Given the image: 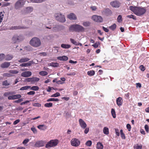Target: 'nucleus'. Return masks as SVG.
Masks as SVG:
<instances>
[{
  "instance_id": "nucleus-1",
  "label": "nucleus",
  "mask_w": 149,
  "mask_h": 149,
  "mask_svg": "<svg viewBox=\"0 0 149 149\" xmlns=\"http://www.w3.org/2000/svg\"><path fill=\"white\" fill-rule=\"evenodd\" d=\"M129 8L134 14L138 16L143 15L146 11V10L144 8L130 6Z\"/></svg>"
},
{
  "instance_id": "nucleus-2",
  "label": "nucleus",
  "mask_w": 149,
  "mask_h": 149,
  "mask_svg": "<svg viewBox=\"0 0 149 149\" xmlns=\"http://www.w3.org/2000/svg\"><path fill=\"white\" fill-rule=\"evenodd\" d=\"M69 30L71 31H75L79 32L84 31V29L82 26L80 25L74 24L71 25L70 27L69 28Z\"/></svg>"
},
{
  "instance_id": "nucleus-3",
  "label": "nucleus",
  "mask_w": 149,
  "mask_h": 149,
  "mask_svg": "<svg viewBox=\"0 0 149 149\" xmlns=\"http://www.w3.org/2000/svg\"><path fill=\"white\" fill-rule=\"evenodd\" d=\"M30 44L33 47H37L40 45L41 42L39 39L35 37L33 38L31 40Z\"/></svg>"
},
{
  "instance_id": "nucleus-4",
  "label": "nucleus",
  "mask_w": 149,
  "mask_h": 149,
  "mask_svg": "<svg viewBox=\"0 0 149 149\" xmlns=\"http://www.w3.org/2000/svg\"><path fill=\"white\" fill-rule=\"evenodd\" d=\"M58 143V140H51L46 144V148H49L55 146L57 145Z\"/></svg>"
},
{
  "instance_id": "nucleus-5",
  "label": "nucleus",
  "mask_w": 149,
  "mask_h": 149,
  "mask_svg": "<svg viewBox=\"0 0 149 149\" xmlns=\"http://www.w3.org/2000/svg\"><path fill=\"white\" fill-rule=\"evenodd\" d=\"M25 3L24 0H19L15 5V8L16 9H19L22 7Z\"/></svg>"
},
{
  "instance_id": "nucleus-6",
  "label": "nucleus",
  "mask_w": 149,
  "mask_h": 149,
  "mask_svg": "<svg viewBox=\"0 0 149 149\" xmlns=\"http://www.w3.org/2000/svg\"><path fill=\"white\" fill-rule=\"evenodd\" d=\"M56 19L58 21L64 22L65 21L64 16L61 14H56L55 15Z\"/></svg>"
},
{
  "instance_id": "nucleus-7",
  "label": "nucleus",
  "mask_w": 149,
  "mask_h": 149,
  "mask_svg": "<svg viewBox=\"0 0 149 149\" xmlns=\"http://www.w3.org/2000/svg\"><path fill=\"white\" fill-rule=\"evenodd\" d=\"M12 39L13 42L15 43L17 42H19L22 40H23V38L22 35H15L13 37Z\"/></svg>"
},
{
  "instance_id": "nucleus-8",
  "label": "nucleus",
  "mask_w": 149,
  "mask_h": 149,
  "mask_svg": "<svg viewBox=\"0 0 149 149\" xmlns=\"http://www.w3.org/2000/svg\"><path fill=\"white\" fill-rule=\"evenodd\" d=\"M92 19L94 21L99 23L102 22L103 20L101 16L96 15H93L92 17Z\"/></svg>"
},
{
  "instance_id": "nucleus-9",
  "label": "nucleus",
  "mask_w": 149,
  "mask_h": 149,
  "mask_svg": "<svg viewBox=\"0 0 149 149\" xmlns=\"http://www.w3.org/2000/svg\"><path fill=\"white\" fill-rule=\"evenodd\" d=\"M71 143L72 146H78L80 145V142L78 139L75 138L71 140Z\"/></svg>"
},
{
  "instance_id": "nucleus-10",
  "label": "nucleus",
  "mask_w": 149,
  "mask_h": 149,
  "mask_svg": "<svg viewBox=\"0 0 149 149\" xmlns=\"http://www.w3.org/2000/svg\"><path fill=\"white\" fill-rule=\"evenodd\" d=\"M79 122L80 126L82 128L85 129L86 127L87 124L82 119H79Z\"/></svg>"
},
{
  "instance_id": "nucleus-11",
  "label": "nucleus",
  "mask_w": 149,
  "mask_h": 149,
  "mask_svg": "<svg viewBox=\"0 0 149 149\" xmlns=\"http://www.w3.org/2000/svg\"><path fill=\"white\" fill-rule=\"evenodd\" d=\"M110 5L113 7L118 8L120 5L119 2L117 1H114L110 3Z\"/></svg>"
},
{
  "instance_id": "nucleus-12",
  "label": "nucleus",
  "mask_w": 149,
  "mask_h": 149,
  "mask_svg": "<svg viewBox=\"0 0 149 149\" xmlns=\"http://www.w3.org/2000/svg\"><path fill=\"white\" fill-rule=\"evenodd\" d=\"M31 75V72L28 71L22 72L21 75L22 77H27L30 76Z\"/></svg>"
},
{
  "instance_id": "nucleus-13",
  "label": "nucleus",
  "mask_w": 149,
  "mask_h": 149,
  "mask_svg": "<svg viewBox=\"0 0 149 149\" xmlns=\"http://www.w3.org/2000/svg\"><path fill=\"white\" fill-rule=\"evenodd\" d=\"M123 101L122 98L120 97L117 98L116 100L117 104L119 107L122 105Z\"/></svg>"
},
{
  "instance_id": "nucleus-14",
  "label": "nucleus",
  "mask_w": 149,
  "mask_h": 149,
  "mask_svg": "<svg viewBox=\"0 0 149 149\" xmlns=\"http://www.w3.org/2000/svg\"><path fill=\"white\" fill-rule=\"evenodd\" d=\"M67 17L71 20H76L77 17L73 13H71L67 15Z\"/></svg>"
},
{
  "instance_id": "nucleus-15",
  "label": "nucleus",
  "mask_w": 149,
  "mask_h": 149,
  "mask_svg": "<svg viewBox=\"0 0 149 149\" xmlns=\"http://www.w3.org/2000/svg\"><path fill=\"white\" fill-rule=\"evenodd\" d=\"M10 65L9 62H5L2 63L1 65V67L2 68H7Z\"/></svg>"
},
{
  "instance_id": "nucleus-16",
  "label": "nucleus",
  "mask_w": 149,
  "mask_h": 149,
  "mask_svg": "<svg viewBox=\"0 0 149 149\" xmlns=\"http://www.w3.org/2000/svg\"><path fill=\"white\" fill-rule=\"evenodd\" d=\"M57 59L60 61H66L68 59V57L66 56H63L57 57Z\"/></svg>"
},
{
  "instance_id": "nucleus-17",
  "label": "nucleus",
  "mask_w": 149,
  "mask_h": 149,
  "mask_svg": "<svg viewBox=\"0 0 149 149\" xmlns=\"http://www.w3.org/2000/svg\"><path fill=\"white\" fill-rule=\"evenodd\" d=\"M44 143L42 141H37L36 144L35 146L36 147H39L43 146Z\"/></svg>"
},
{
  "instance_id": "nucleus-18",
  "label": "nucleus",
  "mask_w": 149,
  "mask_h": 149,
  "mask_svg": "<svg viewBox=\"0 0 149 149\" xmlns=\"http://www.w3.org/2000/svg\"><path fill=\"white\" fill-rule=\"evenodd\" d=\"M37 127L39 129L43 130H45L47 128V127L44 125H39L37 126Z\"/></svg>"
},
{
  "instance_id": "nucleus-19",
  "label": "nucleus",
  "mask_w": 149,
  "mask_h": 149,
  "mask_svg": "<svg viewBox=\"0 0 149 149\" xmlns=\"http://www.w3.org/2000/svg\"><path fill=\"white\" fill-rule=\"evenodd\" d=\"M33 61H31L27 63H22L20 65L22 67L29 66L31 65Z\"/></svg>"
},
{
  "instance_id": "nucleus-20",
  "label": "nucleus",
  "mask_w": 149,
  "mask_h": 149,
  "mask_svg": "<svg viewBox=\"0 0 149 149\" xmlns=\"http://www.w3.org/2000/svg\"><path fill=\"white\" fill-rule=\"evenodd\" d=\"M30 59L28 58H22L18 60L19 62L22 63L23 62H26L30 60Z\"/></svg>"
},
{
  "instance_id": "nucleus-21",
  "label": "nucleus",
  "mask_w": 149,
  "mask_h": 149,
  "mask_svg": "<svg viewBox=\"0 0 149 149\" xmlns=\"http://www.w3.org/2000/svg\"><path fill=\"white\" fill-rule=\"evenodd\" d=\"M26 27L24 26H12L11 27V29L12 30H17V29H24L26 28Z\"/></svg>"
},
{
  "instance_id": "nucleus-22",
  "label": "nucleus",
  "mask_w": 149,
  "mask_h": 149,
  "mask_svg": "<svg viewBox=\"0 0 149 149\" xmlns=\"http://www.w3.org/2000/svg\"><path fill=\"white\" fill-rule=\"evenodd\" d=\"M96 147L97 149H103L104 146L101 143L98 142L97 143Z\"/></svg>"
},
{
  "instance_id": "nucleus-23",
  "label": "nucleus",
  "mask_w": 149,
  "mask_h": 149,
  "mask_svg": "<svg viewBox=\"0 0 149 149\" xmlns=\"http://www.w3.org/2000/svg\"><path fill=\"white\" fill-rule=\"evenodd\" d=\"M33 8L31 7H27L26 8L25 10L26 13H30L33 11Z\"/></svg>"
},
{
  "instance_id": "nucleus-24",
  "label": "nucleus",
  "mask_w": 149,
  "mask_h": 149,
  "mask_svg": "<svg viewBox=\"0 0 149 149\" xmlns=\"http://www.w3.org/2000/svg\"><path fill=\"white\" fill-rule=\"evenodd\" d=\"M59 64L57 63L52 62L48 64V66H51L54 67H58Z\"/></svg>"
},
{
  "instance_id": "nucleus-25",
  "label": "nucleus",
  "mask_w": 149,
  "mask_h": 149,
  "mask_svg": "<svg viewBox=\"0 0 149 149\" xmlns=\"http://www.w3.org/2000/svg\"><path fill=\"white\" fill-rule=\"evenodd\" d=\"M39 80V78L36 77L31 78V83L32 84H33L36 82L38 81Z\"/></svg>"
},
{
  "instance_id": "nucleus-26",
  "label": "nucleus",
  "mask_w": 149,
  "mask_h": 149,
  "mask_svg": "<svg viewBox=\"0 0 149 149\" xmlns=\"http://www.w3.org/2000/svg\"><path fill=\"white\" fill-rule=\"evenodd\" d=\"M61 47L64 49H68L71 47V45L69 44H62L61 45Z\"/></svg>"
},
{
  "instance_id": "nucleus-27",
  "label": "nucleus",
  "mask_w": 149,
  "mask_h": 149,
  "mask_svg": "<svg viewBox=\"0 0 149 149\" xmlns=\"http://www.w3.org/2000/svg\"><path fill=\"white\" fill-rule=\"evenodd\" d=\"M142 146L141 144H136L134 146V149H142Z\"/></svg>"
},
{
  "instance_id": "nucleus-28",
  "label": "nucleus",
  "mask_w": 149,
  "mask_h": 149,
  "mask_svg": "<svg viewBox=\"0 0 149 149\" xmlns=\"http://www.w3.org/2000/svg\"><path fill=\"white\" fill-rule=\"evenodd\" d=\"M5 60L7 61H9L12 59L13 58V56L11 55L8 54L5 56Z\"/></svg>"
},
{
  "instance_id": "nucleus-29",
  "label": "nucleus",
  "mask_w": 149,
  "mask_h": 149,
  "mask_svg": "<svg viewBox=\"0 0 149 149\" xmlns=\"http://www.w3.org/2000/svg\"><path fill=\"white\" fill-rule=\"evenodd\" d=\"M103 133L104 134L108 135L109 134L108 128L107 127H104L103 130Z\"/></svg>"
},
{
  "instance_id": "nucleus-30",
  "label": "nucleus",
  "mask_w": 149,
  "mask_h": 149,
  "mask_svg": "<svg viewBox=\"0 0 149 149\" xmlns=\"http://www.w3.org/2000/svg\"><path fill=\"white\" fill-rule=\"evenodd\" d=\"M10 84V83L7 80L3 81L2 82V85L5 86H8Z\"/></svg>"
},
{
  "instance_id": "nucleus-31",
  "label": "nucleus",
  "mask_w": 149,
  "mask_h": 149,
  "mask_svg": "<svg viewBox=\"0 0 149 149\" xmlns=\"http://www.w3.org/2000/svg\"><path fill=\"white\" fill-rule=\"evenodd\" d=\"M30 88L31 86H27L22 87L21 88H20L19 90L21 91L27 90L29 89Z\"/></svg>"
},
{
  "instance_id": "nucleus-32",
  "label": "nucleus",
  "mask_w": 149,
  "mask_h": 149,
  "mask_svg": "<svg viewBox=\"0 0 149 149\" xmlns=\"http://www.w3.org/2000/svg\"><path fill=\"white\" fill-rule=\"evenodd\" d=\"M39 74L41 76H45L48 74V72L45 71H42L39 72Z\"/></svg>"
},
{
  "instance_id": "nucleus-33",
  "label": "nucleus",
  "mask_w": 149,
  "mask_h": 149,
  "mask_svg": "<svg viewBox=\"0 0 149 149\" xmlns=\"http://www.w3.org/2000/svg\"><path fill=\"white\" fill-rule=\"evenodd\" d=\"M82 24L84 26L87 27L90 26L91 22L89 21L84 22Z\"/></svg>"
},
{
  "instance_id": "nucleus-34",
  "label": "nucleus",
  "mask_w": 149,
  "mask_h": 149,
  "mask_svg": "<svg viewBox=\"0 0 149 149\" xmlns=\"http://www.w3.org/2000/svg\"><path fill=\"white\" fill-rule=\"evenodd\" d=\"M9 73L12 74H17L18 73L19 71L17 70H11L9 71Z\"/></svg>"
},
{
  "instance_id": "nucleus-35",
  "label": "nucleus",
  "mask_w": 149,
  "mask_h": 149,
  "mask_svg": "<svg viewBox=\"0 0 149 149\" xmlns=\"http://www.w3.org/2000/svg\"><path fill=\"white\" fill-rule=\"evenodd\" d=\"M59 100L57 98H50L47 99V101L48 102L50 101H58Z\"/></svg>"
},
{
  "instance_id": "nucleus-36",
  "label": "nucleus",
  "mask_w": 149,
  "mask_h": 149,
  "mask_svg": "<svg viewBox=\"0 0 149 149\" xmlns=\"http://www.w3.org/2000/svg\"><path fill=\"white\" fill-rule=\"evenodd\" d=\"M52 106L53 104L51 102L46 103L44 104V106L46 107H52Z\"/></svg>"
},
{
  "instance_id": "nucleus-37",
  "label": "nucleus",
  "mask_w": 149,
  "mask_h": 149,
  "mask_svg": "<svg viewBox=\"0 0 149 149\" xmlns=\"http://www.w3.org/2000/svg\"><path fill=\"white\" fill-rule=\"evenodd\" d=\"M120 136L122 139H125V137L124 134L123 132V130H120Z\"/></svg>"
},
{
  "instance_id": "nucleus-38",
  "label": "nucleus",
  "mask_w": 149,
  "mask_h": 149,
  "mask_svg": "<svg viewBox=\"0 0 149 149\" xmlns=\"http://www.w3.org/2000/svg\"><path fill=\"white\" fill-rule=\"evenodd\" d=\"M111 113L113 118H115L116 117V114L115 110L114 109H111Z\"/></svg>"
},
{
  "instance_id": "nucleus-39",
  "label": "nucleus",
  "mask_w": 149,
  "mask_h": 149,
  "mask_svg": "<svg viewBox=\"0 0 149 149\" xmlns=\"http://www.w3.org/2000/svg\"><path fill=\"white\" fill-rule=\"evenodd\" d=\"M95 72L94 70H91L88 71L87 72V74L90 76H92L94 75Z\"/></svg>"
},
{
  "instance_id": "nucleus-40",
  "label": "nucleus",
  "mask_w": 149,
  "mask_h": 149,
  "mask_svg": "<svg viewBox=\"0 0 149 149\" xmlns=\"http://www.w3.org/2000/svg\"><path fill=\"white\" fill-rule=\"evenodd\" d=\"M30 88L31 90L36 91L38 90L39 88L37 86H34L32 87H31V88Z\"/></svg>"
},
{
  "instance_id": "nucleus-41",
  "label": "nucleus",
  "mask_w": 149,
  "mask_h": 149,
  "mask_svg": "<svg viewBox=\"0 0 149 149\" xmlns=\"http://www.w3.org/2000/svg\"><path fill=\"white\" fill-rule=\"evenodd\" d=\"M116 28V25L115 24H114L111 25V26L109 27V28L113 30H114Z\"/></svg>"
},
{
  "instance_id": "nucleus-42",
  "label": "nucleus",
  "mask_w": 149,
  "mask_h": 149,
  "mask_svg": "<svg viewBox=\"0 0 149 149\" xmlns=\"http://www.w3.org/2000/svg\"><path fill=\"white\" fill-rule=\"evenodd\" d=\"M117 21L119 23L123 21L122 17L121 15H119L117 18Z\"/></svg>"
},
{
  "instance_id": "nucleus-43",
  "label": "nucleus",
  "mask_w": 149,
  "mask_h": 149,
  "mask_svg": "<svg viewBox=\"0 0 149 149\" xmlns=\"http://www.w3.org/2000/svg\"><path fill=\"white\" fill-rule=\"evenodd\" d=\"M13 96L14 100L19 99L22 97L21 95L20 94L13 95Z\"/></svg>"
},
{
  "instance_id": "nucleus-44",
  "label": "nucleus",
  "mask_w": 149,
  "mask_h": 149,
  "mask_svg": "<svg viewBox=\"0 0 149 149\" xmlns=\"http://www.w3.org/2000/svg\"><path fill=\"white\" fill-rule=\"evenodd\" d=\"M13 92H6L3 94V96L4 97H7L10 95L13 94Z\"/></svg>"
},
{
  "instance_id": "nucleus-45",
  "label": "nucleus",
  "mask_w": 149,
  "mask_h": 149,
  "mask_svg": "<svg viewBox=\"0 0 149 149\" xmlns=\"http://www.w3.org/2000/svg\"><path fill=\"white\" fill-rule=\"evenodd\" d=\"M45 0H31L33 3H41Z\"/></svg>"
},
{
  "instance_id": "nucleus-46",
  "label": "nucleus",
  "mask_w": 149,
  "mask_h": 149,
  "mask_svg": "<svg viewBox=\"0 0 149 149\" xmlns=\"http://www.w3.org/2000/svg\"><path fill=\"white\" fill-rule=\"evenodd\" d=\"M99 45H100V42H97L94 44L92 45V46L95 48H97L98 47Z\"/></svg>"
},
{
  "instance_id": "nucleus-47",
  "label": "nucleus",
  "mask_w": 149,
  "mask_h": 149,
  "mask_svg": "<svg viewBox=\"0 0 149 149\" xmlns=\"http://www.w3.org/2000/svg\"><path fill=\"white\" fill-rule=\"evenodd\" d=\"M70 41L73 44H74V45H77V42L76 41H75L74 40V39L70 38Z\"/></svg>"
},
{
  "instance_id": "nucleus-48",
  "label": "nucleus",
  "mask_w": 149,
  "mask_h": 149,
  "mask_svg": "<svg viewBox=\"0 0 149 149\" xmlns=\"http://www.w3.org/2000/svg\"><path fill=\"white\" fill-rule=\"evenodd\" d=\"M92 144V142L90 140L87 141L86 143V145L88 146H91Z\"/></svg>"
},
{
  "instance_id": "nucleus-49",
  "label": "nucleus",
  "mask_w": 149,
  "mask_h": 149,
  "mask_svg": "<svg viewBox=\"0 0 149 149\" xmlns=\"http://www.w3.org/2000/svg\"><path fill=\"white\" fill-rule=\"evenodd\" d=\"M60 94L59 93L57 92L54 94L52 95L51 96V97H57L60 96Z\"/></svg>"
},
{
  "instance_id": "nucleus-50",
  "label": "nucleus",
  "mask_w": 149,
  "mask_h": 149,
  "mask_svg": "<svg viewBox=\"0 0 149 149\" xmlns=\"http://www.w3.org/2000/svg\"><path fill=\"white\" fill-rule=\"evenodd\" d=\"M127 17L129 18H132L134 20L136 19V17L132 15H127Z\"/></svg>"
},
{
  "instance_id": "nucleus-51",
  "label": "nucleus",
  "mask_w": 149,
  "mask_h": 149,
  "mask_svg": "<svg viewBox=\"0 0 149 149\" xmlns=\"http://www.w3.org/2000/svg\"><path fill=\"white\" fill-rule=\"evenodd\" d=\"M5 58V55L3 54H0V61L3 60Z\"/></svg>"
},
{
  "instance_id": "nucleus-52",
  "label": "nucleus",
  "mask_w": 149,
  "mask_h": 149,
  "mask_svg": "<svg viewBox=\"0 0 149 149\" xmlns=\"http://www.w3.org/2000/svg\"><path fill=\"white\" fill-rule=\"evenodd\" d=\"M31 130L34 133L36 134L37 132V131L36 128L33 127L31 128Z\"/></svg>"
},
{
  "instance_id": "nucleus-53",
  "label": "nucleus",
  "mask_w": 149,
  "mask_h": 149,
  "mask_svg": "<svg viewBox=\"0 0 149 149\" xmlns=\"http://www.w3.org/2000/svg\"><path fill=\"white\" fill-rule=\"evenodd\" d=\"M33 106L34 107H40L41 106V104L38 103H36L33 104Z\"/></svg>"
},
{
  "instance_id": "nucleus-54",
  "label": "nucleus",
  "mask_w": 149,
  "mask_h": 149,
  "mask_svg": "<svg viewBox=\"0 0 149 149\" xmlns=\"http://www.w3.org/2000/svg\"><path fill=\"white\" fill-rule=\"evenodd\" d=\"M146 131L147 132H148L149 131V127L147 125H145L144 127Z\"/></svg>"
},
{
  "instance_id": "nucleus-55",
  "label": "nucleus",
  "mask_w": 149,
  "mask_h": 149,
  "mask_svg": "<svg viewBox=\"0 0 149 149\" xmlns=\"http://www.w3.org/2000/svg\"><path fill=\"white\" fill-rule=\"evenodd\" d=\"M4 75L8 77H10L13 76V75L9 73H4Z\"/></svg>"
},
{
  "instance_id": "nucleus-56",
  "label": "nucleus",
  "mask_w": 149,
  "mask_h": 149,
  "mask_svg": "<svg viewBox=\"0 0 149 149\" xmlns=\"http://www.w3.org/2000/svg\"><path fill=\"white\" fill-rule=\"evenodd\" d=\"M126 127L128 131H130L131 129V126L129 124H127V125Z\"/></svg>"
},
{
  "instance_id": "nucleus-57",
  "label": "nucleus",
  "mask_w": 149,
  "mask_h": 149,
  "mask_svg": "<svg viewBox=\"0 0 149 149\" xmlns=\"http://www.w3.org/2000/svg\"><path fill=\"white\" fill-rule=\"evenodd\" d=\"M115 132L116 135L119 136L120 135L119 131L118 129H115Z\"/></svg>"
},
{
  "instance_id": "nucleus-58",
  "label": "nucleus",
  "mask_w": 149,
  "mask_h": 149,
  "mask_svg": "<svg viewBox=\"0 0 149 149\" xmlns=\"http://www.w3.org/2000/svg\"><path fill=\"white\" fill-rule=\"evenodd\" d=\"M35 93L34 91H30L27 93V94L28 95H32L35 94Z\"/></svg>"
},
{
  "instance_id": "nucleus-59",
  "label": "nucleus",
  "mask_w": 149,
  "mask_h": 149,
  "mask_svg": "<svg viewBox=\"0 0 149 149\" xmlns=\"http://www.w3.org/2000/svg\"><path fill=\"white\" fill-rule=\"evenodd\" d=\"M29 139H25L23 141V142L22 143L24 144H25L26 143H27L28 142H29Z\"/></svg>"
},
{
  "instance_id": "nucleus-60",
  "label": "nucleus",
  "mask_w": 149,
  "mask_h": 149,
  "mask_svg": "<svg viewBox=\"0 0 149 149\" xmlns=\"http://www.w3.org/2000/svg\"><path fill=\"white\" fill-rule=\"evenodd\" d=\"M20 121V120L19 119H17L14 122L13 124L14 125H16Z\"/></svg>"
},
{
  "instance_id": "nucleus-61",
  "label": "nucleus",
  "mask_w": 149,
  "mask_h": 149,
  "mask_svg": "<svg viewBox=\"0 0 149 149\" xmlns=\"http://www.w3.org/2000/svg\"><path fill=\"white\" fill-rule=\"evenodd\" d=\"M84 131V132L85 134H87L89 131V128H86Z\"/></svg>"
},
{
  "instance_id": "nucleus-62",
  "label": "nucleus",
  "mask_w": 149,
  "mask_h": 149,
  "mask_svg": "<svg viewBox=\"0 0 149 149\" xmlns=\"http://www.w3.org/2000/svg\"><path fill=\"white\" fill-rule=\"evenodd\" d=\"M125 98L127 99H129L130 97V93H127L125 94Z\"/></svg>"
},
{
  "instance_id": "nucleus-63",
  "label": "nucleus",
  "mask_w": 149,
  "mask_h": 149,
  "mask_svg": "<svg viewBox=\"0 0 149 149\" xmlns=\"http://www.w3.org/2000/svg\"><path fill=\"white\" fill-rule=\"evenodd\" d=\"M102 29L103 30L106 32H108L109 31V30L106 28L102 26Z\"/></svg>"
},
{
  "instance_id": "nucleus-64",
  "label": "nucleus",
  "mask_w": 149,
  "mask_h": 149,
  "mask_svg": "<svg viewBox=\"0 0 149 149\" xmlns=\"http://www.w3.org/2000/svg\"><path fill=\"white\" fill-rule=\"evenodd\" d=\"M10 3L7 2L6 3L4 4L3 5V6L6 7L10 5Z\"/></svg>"
}]
</instances>
